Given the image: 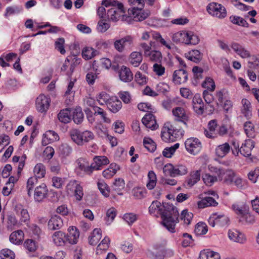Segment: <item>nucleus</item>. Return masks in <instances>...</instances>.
Returning <instances> with one entry per match:
<instances>
[{
    "instance_id": "nucleus-47",
    "label": "nucleus",
    "mask_w": 259,
    "mask_h": 259,
    "mask_svg": "<svg viewBox=\"0 0 259 259\" xmlns=\"http://www.w3.org/2000/svg\"><path fill=\"white\" fill-rule=\"evenodd\" d=\"M37 182V179L35 177H32L28 179L26 185V190L28 196L31 197L32 196L33 188Z\"/></svg>"
},
{
    "instance_id": "nucleus-31",
    "label": "nucleus",
    "mask_w": 259,
    "mask_h": 259,
    "mask_svg": "<svg viewBox=\"0 0 259 259\" xmlns=\"http://www.w3.org/2000/svg\"><path fill=\"white\" fill-rule=\"evenodd\" d=\"M231 147L229 143H225L216 147L215 153L218 157L223 158L229 153Z\"/></svg>"
},
{
    "instance_id": "nucleus-43",
    "label": "nucleus",
    "mask_w": 259,
    "mask_h": 259,
    "mask_svg": "<svg viewBox=\"0 0 259 259\" xmlns=\"http://www.w3.org/2000/svg\"><path fill=\"white\" fill-rule=\"evenodd\" d=\"M118 169H119V166L115 163H112L109 168L103 171V176L105 178L109 179L116 173Z\"/></svg>"
},
{
    "instance_id": "nucleus-63",
    "label": "nucleus",
    "mask_w": 259,
    "mask_h": 259,
    "mask_svg": "<svg viewBox=\"0 0 259 259\" xmlns=\"http://www.w3.org/2000/svg\"><path fill=\"white\" fill-rule=\"evenodd\" d=\"M202 87L207 89L210 91H213L215 89V83L213 79L211 78H207L202 83Z\"/></svg>"
},
{
    "instance_id": "nucleus-29",
    "label": "nucleus",
    "mask_w": 259,
    "mask_h": 259,
    "mask_svg": "<svg viewBox=\"0 0 259 259\" xmlns=\"http://www.w3.org/2000/svg\"><path fill=\"white\" fill-rule=\"evenodd\" d=\"M58 140L59 136L56 133L53 131H48L43 135L42 144L43 145H47Z\"/></svg>"
},
{
    "instance_id": "nucleus-18",
    "label": "nucleus",
    "mask_w": 259,
    "mask_h": 259,
    "mask_svg": "<svg viewBox=\"0 0 259 259\" xmlns=\"http://www.w3.org/2000/svg\"><path fill=\"white\" fill-rule=\"evenodd\" d=\"M143 123L149 128L152 130H155L158 127V125L156 122L155 117L151 113L146 114L142 118Z\"/></svg>"
},
{
    "instance_id": "nucleus-16",
    "label": "nucleus",
    "mask_w": 259,
    "mask_h": 259,
    "mask_svg": "<svg viewBox=\"0 0 259 259\" xmlns=\"http://www.w3.org/2000/svg\"><path fill=\"white\" fill-rule=\"evenodd\" d=\"M219 198L211 196H205L201 200L197 202L199 208H204L210 206H217L218 202L217 201Z\"/></svg>"
},
{
    "instance_id": "nucleus-6",
    "label": "nucleus",
    "mask_w": 259,
    "mask_h": 259,
    "mask_svg": "<svg viewBox=\"0 0 259 259\" xmlns=\"http://www.w3.org/2000/svg\"><path fill=\"white\" fill-rule=\"evenodd\" d=\"M69 135L71 140L79 146L83 145L95 138L94 133L89 130L80 131L77 129H72L69 132Z\"/></svg>"
},
{
    "instance_id": "nucleus-27",
    "label": "nucleus",
    "mask_w": 259,
    "mask_h": 259,
    "mask_svg": "<svg viewBox=\"0 0 259 259\" xmlns=\"http://www.w3.org/2000/svg\"><path fill=\"white\" fill-rule=\"evenodd\" d=\"M217 121L215 120H210L208 124V129L204 130L205 136L208 138H214L218 136Z\"/></svg>"
},
{
    "instance_id": "nucleus-51",
    "label": "nucleus",
    "mask_w": 259,
    "mask_h": 259,
    "mask_svg": "<svg viewBox=\"0 0 259 259\" xmlns=\"http://www.w3.org/2000/svg\"><path fill=\"white\" fill-rule=\"evenodd\" d=\"M230 20L231 22L234 24L243 27H248V23L245 20L240 17L237 16H231L230 17Z\"/></svg>"
},
{
    "instance_id": "nucleus-37",
    "label": "nucleus",
    "mask_w": 259,
    "mask_h": 259,
    "mask_svg": "<svg viewBox=\"0 0 259 259\" xmlns=\"http://www.w3.org/2000/svg\"><path fill=\"white\" fill-rule=\"evenodd\" d=\"M172 113L174 115L178 118L179 120L186 124V121L188 120V117L183 108L180 107H176L172 110Z\"/></svg>"
},
{
    "instance_id": "nucleus-60",
    "label": "nucleus",
    "mask_w": 259,
    "mask_h": 259,
    "mask_svg": "<svg viewBox=\"0 0 259 259\" xmlns=\"http://www.w3.org/2000/svg\"><path fill=\"white\" fill-rule=\"evenodd\" d=\"M175 177L178 176H183L187 174L188 169L187 167L183 165H175Z\"/></svg>"
},
{
    "instance_id": "nucleus-50",
    "label": "nucleus",
    "mask_w": 259,
    "mask_h": 259,
    "mask_svg": "<svg viewBox=\"0 0 259 259\" xmlns=\"http://www.w3.org/2000/svg\"><path fill=\"white\" fill-rule=\"evenodd\" d=\"M97 52L92 48H84L82 52V57L85 60H89L97 55Z\"/></svg>"
},
{
    "instance_id": "nucleus-23",
    "label": "nucleus",
    "mask_w": 259,
    "mask_h": 259,
    "mask_svg": "<svg viewBox=\"0 0 259 259\" xmlns=\"http://www.w3.org/2000/svg\"><path fill=\"white\" fill-rule=\"evenodd\" d=\"M193 109L198 114L201 115L204 111V104L199 94H196L192 100Z\"/></svg>"
},
{
    "instance_id": "nucleus-7",
    "label": "nucleus",
    "mask_w": 259,
    "mask_h": 259,
    "mask_svg": "<svg viewBox=\"0 0 259 259\" xmlns=\"http://www.w3.org/2000/svg\"><path fill=\"white\" fill-rule=\"evenodd\" d=\"M183 131L175 130L173 126H164L161 133V137L165 142H173L182 136Z\"/></svg>"
},
{
    "instance_id": "nucleus-39",
    "label": "nucleus",
    "mask_w": 259,
    "mask_h": 259,
    "mask_svg": "<svg viewBox=\"0 0 259 259\" xmlns=\"http://www.w3.org/2000/svg\"><path fill=\"white\" fill-rule=\"evenodd\" d=\"M15 210L16 212L20 215V220L22 222L26 223L29 220V215L27 209L24 208L21 205H17Z\"/></svg>"
},
{
    "instance_id": "nucleus-10",
    "label": "nucleus",
    "mask_w": 259,
    "mask_h": 259,
    "mask_svg": "<svg viewBox=\"0 0 259 259\" xmlns=\"http://www.w3.org/2000/svg\"><path fill=\"white\" fill-rule=\"evenodd\" d=\"M186 150L193 155L197 154L201 150L202 144L200 140L196 138L187 139L185 142Z\"/></svg>"
},
{
    "instance_id": "nucleus-26",
    "label": "nucleus",
    "mask_w": 259,
    "mask_h": 259,
    "mask_svg": "<svg viewBox=\"0 0 259 259\" xmlns=\"http://www.w3.org/2000/svg\"><path fill=\"white\" fill-rule=\"evenodd\" d=\"M68 235H67V239L68 242L70 244H75L77 243L79 233L77 228L73 226H70L68 228Z\"/></svg>"
},
{
    "instance_id": "nucleus-41",
    "label": "nucleus",
    "mask_w": 259,
    "mask_h": 259,
    "mask_svg": "<svg viewBox=\"0 0 259 259\" xmlns=\"http://www.w3.org/2000/svg\"><path fill=\"white\" fill-rule=\"evenodd\" d=\"M200 179V172L199 170H196L192 172L190 177L187 180V185L191 187L196 184Z\"/></svg>"
},
{
    "instance_id": "nucleus-49",
    "label": "nucleus",
    "mask_w": 259,
    "mask_h": 259,
    "mask_svg": "<svg viewBox=\"0 0 259 259\" xmlns=\"http://www.w3.org/2000/svg\"><path fill=\"white\" fill-rule=\"evenodd\" d=\"M202 179L204 183L208 186H212L215 182H217V178L211 172L204 174L202 176Z\"/></svg>"
},
{
    "instance_id": "nucleus-32",
    "label": "nucleus",
    "mask_w": 259,
    "mask_h": 259,
    "mask_svg": "<svg viewBox=\"0 0 259 259\" xmlns=\"http://www.w3.org/2000/svg\"><path fill=\"white\" fill-rule=\"evenodd\" d=\"M102 238V231L100 228L95 229L89 237V242L92 245H96Z\"/></svg>"
},
{
    "instance_id": "nucleus-12",
    "label": "nucleus",
    "mask_w": 259,
    "mask_h": 259,
    "mask_svg": "<svg viewBox=\"0 0 259 259\" xmlns=\"http://www.w3.org/2000/svg\"><path fill=\"white\" fill-rule=\"evenodd\" d=\"M48 190L45 184L42 183L37 186L34 191L33 197L35 201L40 202L47 197Z\"/></svg>"
},
{
    "instance_id": "nucleus-21",
    "label": "nucleus",
    "mask_w": 259,
    "mask_h": 259,
    "mask_svg": "<svg viewBox=\"0 0 259 259\" xmlns=\"http://www.w3.org/2000/svg\"><path fill=\"white\" fill-rule=\"evenodd\" d=\"M63 222L61 218L57 215L52 216L48 222V226L50 230H59L63 226Z\"/></svg>"
},
{
    "instance_id": "nucleus-4",
    "label": "nucleus",
    "mask_w": 259,
    "mask_h": 259,
    "mask_svg": "<svg viewBox=\"0 0 259 259\" xmlns=\"http://www.w3.org/2000/svg\"><path fill=\"white\" fill-rule=\"evenodd\" d=\"M231 208L237 215L239 222L242 224L254 222V217L250 213L249 207L246 203L235 202L232 205Z\"/></svg>"
},
{
    "instance_id": "nucleus-14",
    "label": "nucleus",
    "mask_w": 259,
    "mask_h": 259,
    "mask_svg": "<svg viewBox=\"0 0 259 259\" xmlns=\"http://www.w3.org/2000/svg\"><path fill=\"white\" fill-rule=\"evenodd\" d=\"M188 79V73L184 69L175 70L172 75L173 82L177 84L185 83Z\"/></svg>"
},
{
    "instance_id": "nucleus-22",
    "label": "nucleus",
    "mask_w": 259,
    "mask_h": 259,
    "mask_svg": "<svg viewBox=\"0 0 259 259\" xmlns=\"http://www.w3.org/2000/svg\"><path fill=\"white\" fill-rule=\"evenodd\" d=\"M120 80L125 82L131 81L133 79V74L130 69L125 66H122L119 71Z\"/></svg>"
},
{
    "instance_id": "nucleus-19",
    "label": "nucleus",
    "mask_w": 259,
    "mask_h": 259,
    "mask_svg": "<svg viewBox=\"0 0 259 259\" xmlns=\"http://www.w3.org/2000/svg\"><path fill=\"white\" fill-rule=\"evenodd\" d=\"M107 106L108 109L114 113L118 112L122 106L121 102L116 97H111Z\"/></svg>"
},
{
    "instance_id": "nucleus-56",
    "label": "nucleus",
    "mask_w": 259,
    "mask_h": 259,
    "mask_svg": "<svg viewBox=\"0 0 259 259\" xmlns=\"http://www.w3.org/2000/svg\"><path fill=\"white\" fill-rule=\"evenodd\" d=\"M98 187L103 195L106 197H108L109 196L110 191L109 187L104 181L98 182Z\"/></svg>"
},
{
    "instance_id": "nucleus-55",
    "label": "nucleus",
    "mask_w": 259,
    "mask_h": 259,
    "mask_svg": "<svg viewBox=\"0 0 259 259\" xmlns=\"http://www.w3.org/2000/svg\"><path fill=\"white\" fill-rule=\"evenodd\" d=\"M95 115H99L105 122H109L110 120L107 117L106 112L101 108L98 106H93Z\"/></svg>"
},
{
    "instance_id": "nucleus-45",
    "label": "nucleus",
    "mask_w": 259,
    "mask_h": 259,
    "mask_svg": "<svg viewBox=\"0 0 259 259\" xmlns=\"http://www.w3.org/2000/svg\"><path fill=\"white\" fill-rule=\"evenodd\" d=\"M148 182L146 184L147 188L149 190H152L156 186L157 178L155 172L151 170L148 174Z\"/></svg>"
},
{
    "instance_id": "nucleus-48",
    "label": "nucleus",
    "mask_w": 259,
    "mask_h": 259,
    "mask_svg": "<svg viewBox=\"0 0 259 259\" xmlns=\"http://www.w3.org/2000/svg\"><path fill=\"white\" fill-rule=\"evenodd\" d=\"M110 98L109 95L105 92H101L96 96L97 101L101 105H103L105 104L107 105Z\"/></svg>"
},
{
    "instance_id": "nucleus-2",
    "label": "nucleus",
    "mask_w": 259,
    "mask_h": 259,
    "mask_svg": "<svg viewBox=\"0 0 259 259\" xmlns=\"http://www.w3.org/2000/svg\"><path fill=\"white\" fill-rule=\"evenodd\" d=\"M131 5L135 6L132 9H128V14L132 15L135 21H142L146 19L150 15L149 10L143 9L145 3L150 6L154 4L155 0H128Z\"/></svg>"
},
{
    "instance_id": "nucleus-3",
    "label": "nucleus",
    "mask_w": 259,
    "mask_h": 259,
    "mask_svg": "<svg viewBox=\"0 0 259 259\" xmlns=\"http://www.w3.org/2000/svg\"><path fill=\"white\" fill-rule=\"evenodd\" d=\"M102 4L106 7L109 6L113 7L107 11L106 15L109 20L117 22L121 18L124 20L125 10L122 3L115 1L105 0L102 2Z\"/></svg>"
},
{
    "instance_id": "nucleus-30",
    "label": "nucleus",
    "mask_w": 259,
    "mask_h": 259,
    "mask_svg": "<svg viewBox=\"0 0 259 259\" xmlns=\"http://www.w3.org/2000/svg\"><path fill=\"white\" fill-rule=\"evenodd\" d=\"M94 162L92 163V170H99L101 166L109 163L108 158L104 156H96L94 158Z\"/></svg>"
},
{
    "instance_id": "nucleus-64",
    "label": "nucleus",
    "mask_w": 259,
    "mask_h": 259,
    "mask_svg": "<svg viewBox=\"0 0 259 259\" xmlns=\"http://www.w3.org/2000/svg\"><path fill=\"white\" fill-rule=\"evenodd\" d=\"M175 165L170 163L166 164L163 167V172L166 175H169L170 177H175Z\"/></svg>"
},
{
    "instance_id": "nucleus-1",
    "label": "nucleus",
    "mask_w": 259,
    "mask_h": 259,
    "mask_svg": "<svg viewBox=\"0 0 259 259\" xmlns=\"http://www.w3.org/2000/svg\"><path fill=\"white\" fill-rule=\"evenodd\" d=\"M150 213L160 211L162 219L161 224L167 230L171 232H175V226L179 222V213L176 207L172 204L167 203L162 206L158 201H153L149 207Z\"/></svg>"
},
{
    "instance_id": "nucleus-40",
    "label": "nucleus",
    "mask_w": 259,
    "mask_h": 259,
    "mask_svg": "<svg viewBox=\"0 0 259 259\" xmlns=\"http://www.w3.org/2000/svg\"><path fill=\"white\" fill-rule=\"evenodd\" d=\"M208 169L210 172L214 175V177L217 178V182L223 181L224 173V169L211 165L208 166Z\"/></svg>"
},
{
    "instance_id": "nucleus-17",
    "label": "nucleus",
    "mask_w": 259,
    "mask_h": 259,
    "mask_svg": "<svg viewBox=\"0 0 259 259\" xmlns=\"http://www.w3.org/2000/svg\"><path fill=\"white\" fill-rule=\"evenodd\" d=\"M52 238L53 242L57 246H63L68 242L67 234L61 231L54 232Z\"/></svg>"
},
{
    "instance_id": "nucleus-57",
    "label": "nucleus",
    "mask_w": 259,
    "mask_h": 259,
    "mask_svg": "<svg viewBox=\"0 0 259 259\" xmlns=\"http://www.w3.org/2000/svg\"><path fill=\"white\" fill-rule=\"evenodd\" d=\"M143 145L150 152H154L156 149V145L153 141L148 138H145L143 140Z\"/></svg>"
},
{
    "instance_id": "nucleus-36",
    "label": "nucleus",
    "mask_w": 259,
    "mask_h": 259,
    "mask_svg": "<svg viewBox=\"0 0 259 259\" xmlns=\"http://www.w3.org/2000/svg\"><path fill=\"white\" fill-rule=\"evenodd\" d=\"M142 54L138 52H132L129 57V62L134 67H138L142 61Z\"/></svg>"
},
{
    "instance_id": "nucleus-28",
    "label": "nucleus",
    "mask_w": 259,
    "mask_h": 259,
    "mask_svg": "<svg viewBox=\"0 0 259 259\" xmlns=\"http://www.w3.org/2000/svg\"><path fill=\"white\" fill-rule=\"evenodd\" d=\"M78 167L85 172L86 174L90 175L92 173V164H90L87 159L83 158H80L76 161Z\"/></svg>"
},
{
    "instance_id": "nucleus-44",
    "label": "nucleus",
    "mask_w": 259,
    "mask_h": 259,
    "mask_svg": "<svg viewBox=\"0 0 259 259\" xmlns=\"http://www.w3.org/2000/svg\"><path fill=\"white\" fill-rule=\"evenodd\" d=\"M235 177V174L232 169H224V173L223 176L224 182L227 184H231L233 182L234 178Z\"/></svg>"
},
{
    "instance_id": "nucleus-46",
    "label": "nucleus",
    "mask_w": 259,
    "mask_h": 259,
    "mask_svg": "<svg viewBox=\"0 0 259 259\" xmlns=\"http://www.w3.org/2000/svg\"><path fill=\"white\" fill-rule=\"evenodd\" d=\"M116 214V210L114 207H111L107 210L106 217L105 218L106 225H109L113 222Z\"/></svg>"
},
{
    "instance_id": "nucleus-35",
    "label": "nucleus",
    "mask_w": 259,
    "mask_h": 259,
    "mask_svg": "<svg viewBox=\"0 0 259 259\" xmlns=\"http://www.w3.org/2000/svg\"><path fill=\"white\" fill-rule=\"evenodd\" d=\"M186 57L195 63L200 62L202 58V54L197 50H193L185 54Z\"/></svg>"
},
{
    "instance_id": "nucleus-33",
    "label": "nucleus",
    "mask_w": 259,
    "mask_h": 259,
    "mask_svg": "<svg viewBox=\"0 0 259 259\" xmlns=\"http://www.w3.org/2000/svg\"><path fill=\"white\" fill-rule=\"evenodd\" d=\"M199 259H221V256L217 252L206 249L200 252Z\"/></svg>"
},
{
    "instance_id": "nucleus-13",
    "label": "nucleus",
    "mask_w": 259,
    "mask_h": 259,
    "mask_svg": "<svg viewBox=\"0 0 259 259\" xmlns=\"http://www.w3.org/2000/svg\"><path fill=\"white\" fill-rule=\"evenodd\" d=\"M50 99L43 94L40 95L36 100V107L40 112L46 111L50 105Z\"/></svg>"
},
{
    "instance_id": "nucleus-52",
    "label": "nucleus",
    "mask_w": 259,
    "mask_h": 259,
    "mask_svg": "<svg viewBox=\"0 0 259 259\" xmlns=\"http://www.w3.org/2000/svg\"><path fill=\"white\" fill-rule=\"evenodd\" d=\"M179 143H176L170 147L165 148L163 151L162 154L165 157L170 158L175 153L176 150L179 148Z\"/></svg>"
},
{
    "instance_id": "nucleus-42",
    "label": "nucleus",
    "mask_w": 259,
    "mask_h": 259,
    "mask_svg": "<svg viewBox=\"0 0 259 259\" xmlns=\"http://www.w3.org/2000/svg\"><path fill=\"white\" fill-rule=\"evenodd\" d=\"M34 177L37 178H42L46 175V167L45 165L41 163L36 164L33 169Z\"/></svg>"
},
{
    "instance_id": "nucleus-8",
    "label": "nucleus",
    "mask_w": 259,
    "mask_h": 259,
    "mask_svg": "<svg viewBox=\"0 0 259 259\" xmlns=\"http://www.w3.org/2000/svg\"><path fill=\"white\" fill-rule=\"evenodd\" d=\"M207 11L210 15L219 19H223L227 16L225 8L216 3H210L207 7Z\"/></svg>"
},
{
    "instance_id": "nucleus-5",
    "label": "nucleus",
    "mask_w": 259,
    "mask_h": 259,
    "mask_svg": "<svg viewBox=\"0 0 259 259\" xmlns=\"http://www.w3.org/2000/svg\"><path fill=\"white\" fill-rule=\"evenodd\" d=\"M171 38L176 44L184 43L186 45H195L199 42L198 36L192 31H179L172 34Z\"/></svg>"
},
{
    "instance_id": "nucleus-20",
    "label": "nucleus",
    "mask_w": 259,
    "mask_h": 259,
    "mask_svg": "<svg viewBox=\"0 0 259 259\" xmlns=\"http://www.w3.org/2000/svg\"><path fill=\"white\" fill-rule=\"evenodd\" d=\"M241 113L246 118L249 119L252 116V106L250 102L247 99L241 100Z\"/></svg>"
},
{
    "instance_id": "nucleus-54",
    "label": "nucleus",
    "mask_w": 259,
    "mask_h": 259,
    "mask_svg": "<svg viewBox=\"0 0 259 259\" xmlns=\"http://www.w3.org/2000/svg\"><path fill=\"white\" fill-rule=\"evenodd\" d=\"M244 128L246 135L248 137L252 138L255 136L254 125L251 122H246L244 124Z\"/></svg>"
},
{
    "instance_id": "nucleus-38",
    "label": "nucleus",
    "mask_w": 259,
    "mask_h": 259,
    "mask_svg": "<svg viewBox=\"0 0 259 259\" xmlns=\"http://www.w3.org/2000/svg\"><path fill=\"white\" fill-rule=\"evenodd\" d=\"M59 120L64 123H67L71 120L70 111L68 109L61 110L58 114Z\"/></svg>"
},
{
    "instance_id": "nucleus-61",
    "label": "nucleus",
    "mask_w": 259,
    "mask_h": 259,
    "mask_svg": "<svg viewBox=\"0 0 259 259\" xmlns=\"http://www.w3.org/2000/svg\"><path fill=\"white\" fill-rule=\"evenodd\" d=\"M192 217V213L189 212L186 209L183 210L181 212V219L187 225H189L190 223Z\"/></svg>"
},
{
    "instance_id": "nucleus-11",
    "label": "nucleus",
    "mask_w": 259,
    "mask_h": 259,
    "mask_svg": "<svg viewBox=\"0 0 259 259\" xmlns=\"http://www.w3.org/2000/svg\"><path fill=\"white\" fill-rule=\"evenodd\" d=\"M72 151L71 147L66 143L62 144L59 146L58 153L63 163L67 164L70 162L69 157Z\"/></svg>"
},
{
    "instance_id": "nucleus-58",
    "label": "nucleus",
    "mask_w": 259,
    "mask_h": 259,
    "mask_svg": "<svg viewBox=\"0 0 259 259\" xmlns=\"http://www.w3.org/2000/svg\"><path fill=\"white\" fill-rule=\"evenodd\" d=\"M72 119L76 124H79L83 121V114L80 109H76L74 110Z\"/></svg>"
},
{
    "instance_id": "nucleus-59",
    "label": "nucleus",
    "mask_w": 259,
    "mask_h": 259,
    "mask_svg": "<svg viewBox=\"0 0 259 259\" xmlns=\"http://www.w3.org/2000/svg\"><path fill=\"white\" fill-rule=\"evenodd\" d=\"M207 227L205 223H198L195 228V232L197 235H204L207 232Z\"/></svg>"
},
{
    "instance_id": "nucleus-24",
    "label": "nucleus",
    "mask_w": 259,
    "mask_h": 259,
    "mask_svg": "<svg viewBox=\"0 0 259 259\" xmlns=\"http://www.w3.org/2000/svg\"><path fill=\"white\" fill-rule=\"evenodd\" d=\"M231 47L237 55L242 58H247L250 56L249 52L237 42H232Z\"/></svg>"
},
{
    "instance_id": "nucleus-62",
    "label": "nucleus",
    "mask_w": 259,
    "mask_h": 259,
    "mask_svg": "<svg viewBox=\"0 0 259 259\" xmlns=\"http://www.w3.org/2000/svg\"><path fill=\"white\" fill-rule=\"evenodd\" d=\"M65 40L63 38H59L55 41V49H57L61 54L65 53V50L64 48Z\"/></svg>"
},
{
    "instance_id": "nucleus-53",
    "label": "nucleus",
    "mask_w": 259,
    "mask_h": 259,
    "mask_svg": "<svg viewBox=\"0 0 259 259\" xmlns=\"http://www.w3.org/2000/svg\"><path fill=\"white\" fill-rule=\"evenodd\" d=\"M15 255L11 250L6 248L0 251V259H15Z\"/></svg>"
},
{
    "instance_id": "nucleus-15",
    "label": "nucleus",
    "mask_w": 259,
    "mask_h": 259,
    "mask_svg": "<svg viewBox=\"0 0 259 259\" xmlns=\"http://www.w3.org/2000/svg\"><path fill=\"white\" fill-rule=\"evenodd\" d=\"M228 235L229 238L233 242L243 244L246 241L245 235L239 231L232 229L228 231Z\"/></svg>"
},
{
    "instance_id": "nucleus-25",
    "label": "nucleus",
    "mask_w": 259,
    "mask_h": 259,
    "mask_svg": "<svg viewBox=\"0 0 259 259\" xmlns=\"http://www.w3.org/2000/svg\"><path fill=\"white\" fill-rule=\"evenodd\" d=\"M254 146V143L251 140H245L240 147V154L245 157H249L251 154V150Z\"/></svg>"
},
{
    "instance_id": "nucleus-34",
    "label": "nucleus",
    "mask_w": 259,
    "mask_h": 259,
    "mask_svg": "<svg viewBox=\"0 0 259 259\" xmlns=\"http://www.w3.org/2000/svg\"><path fill=\"white\" fill-rule=\"evenodd\" d=\"M24 239V233L21 230H17L11 233L10 241L14 244H20Z\"/></svg>"
},
{
    "instance_id": "nucleus-9",
    "label": "nucleus",
    "mask_w": 259,
    "mask_h": 259,
    "mask_svg": "<svg viewBox=\"0 0 259 259\" xmlns=\"http://www.w3.org/2000/svg\"><path fill=\"white\" fill-rule=\"evenodd\" d=\"M208 222L209 225L212 227L215 226L223 227L228 224L229 219L224 214L213 213L210 216Z\"/></svg>"
}]
</instances>
